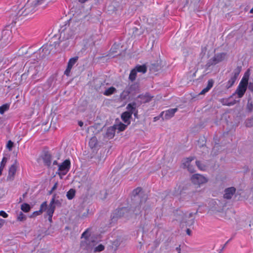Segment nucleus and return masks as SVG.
I'll return each instance as SVG.
<instances>
[{
	"label": "nucleus",
	"mask_w": 253,
	"mask_h": 253,
	"mask_svg": "<svg viewBox=\"0 0 253 253\" xmlns=\"http://www.w3.org/2000/svg\"><path fill=\"white\" fill-rule=\"evenodd\" d=\"M44 0H36L35 1L28 2L21 9V15L26 16L32 14L38 9V6L43 3Z\"/></svg>",
	"instance_id": "nucleus-1"
},
{
	"label": "nucleus",
	"mask_w": 253,
	"mask_h": 253,
	"mask_svg": "<svg viewBox=\"0 0 253 253\" xmlns=\"http://www.w3.org/2000/svg\"><path fill=\"white\" fill-rule=\"evenodd\" d=\"M136 106V103L134 102L128 104L126 107L127 111L123 112L121 115L122 120L124 123H126L127 125L130 124V119L133 114L135 117L137 115L138 111Z\"/></svg>",
	"instance_id": "nucleus-2"
},
{
	"label": "nucleus",
	"mask_w": 253,
	"mask_h": 253,
	"mask_svg": "<svg viewBox=\"0 0 253 253\" xmlns=\"http://www.w3.org/2000/svg\"><path fill=\"white\" fill-rule=\"evenodd\" d=\"M249 76L245 75L241 80L236 90V93L239 98H241L245 94L248 84Z\"/></svg>",
	"instance_id": "nucleus-3"
},
{
	"label": "nucleus",
	"mask_w": 253,
	"mask_h": 253,
	"mask_svg": "<svg viewBox=\"0 0 253 253\" xmlns=\"http://www.w3.org/2000/svg\"><path fill=\"white\" fill-rule=\"evenodd\" d=\"M191 182L195 185L200 187L203 184L208 181V179L203 175L200 174H194L190 178Z\"/></svg>",
	"instance_id": "nucleus-4"
},
{
	"label": "nucleus",
	"mask_w": 253,
	"mask_h": 253,
	"mask_svg": "<svg viewBox=\"0 0 253 253\" xmlns=\"http://www.w3.org/2000/svg\"><path fill=\"white\" fill-rule=\"evenodd\" d=\"M71 167V162L69 159L65 160L61 164L58 165V175H65L69 171Z\"/></svg>",
	"instance_id": "nucleus-5"
},
{
	"label": "nucleus",
	"mask_w": 253,
	"mask_h": 253,
	"mask_svg": "<svg viewBox=\"0 0 253 253\" xmlns=\"http://www.w3.org/2000/svg\"><path fill=\"white\" fill-rule=\"evenodd\" d=\"M129 212V209L127 207H123L117 209L113 213L112 218H119L122 217L127 216Z\"/></svg>",
	"instance_id": "nucleus-6"
},
{
	"label": "nucleus",
	"mask_w": 253,
	"mask_h": 253,
	"mask_svg": "<svg viewBox=\"0 0 253 253\" xmlns=\"http://www.w3.org/2000/svg\"><path fill=\"white\" fill-rule=\"evenodd\" d=\"M240 72V69L237 68L235 69L232 73L230 78L226 84V88L228 89L231 87L235 83L237 79Z\"/></svg>",
	"instance_id": "nucleus-7"
},
{
	"label": "nucleus",
	"mask_w": 253,
	"mask_h": 253,
	"mask_svg": "<svg viewBox=\"0 0 253 253\" xmlns=\"http://www.w3.org/2000/svg\"><path fill=\"white\" fill-rule=\"evenodd\" d=\"M226 54L225 53L216 54L209 60L208 64L209 66L215 65L224 60Z\"/></svg>",
	"instance_id": "nucleus-8"
},
{
	"label": "nucleus",
	"mask_w": 253,
	"mask_h": 253,
	"mask_svg": "<svg viewBox=\"0 0 253 253\" xmlns=\"http://www.w3.org/2000/svg\"><path fill=\"white\" fill-rule=\"evenodd\" d=\"M79 59L78 56H75L70 58L68 62V65L66 70L64 72V74L66 76H68L70 75L71 72V70L73 67V66L75 65V64L77 62Z\"/></svg>",
	"instance_id": "nucleus-9"
},
{
	"label": "nucleus",
	"mask_w": 253,
	"mask_h": 253,
	"mask_svg": "<svg viewBox=\"0 0 253 253\" xmlns=\"http://www.w3.org/2000/svg\"><path fill=\"white\" fill-rule=\"evenodd\" d=\"M18 166V164L17 161L16 160L9 169L8 175L7 176L8 179L10 180H13L14 179Z\"/></svg>",
	"instance_id": "nucleus-10"
},
{
	"label": "nucleus",
	"mask_w": 253,
	"mask_h": 253,
	"mask_svg": "<svg viewBox=\"0 0 253 253\" xmlns=\"http://www.w3.org/2000/svg\"><path fill=\"white\" fill-rule=\"evenodd\" d=\"M42 158L44 165L48 168H50L52 159L51 154L49 152H45L42 155Z\"/></svg>",
	"instance_id": "nucleus-11"
},
{
	"label": "nucleus",
	"mask_w": 253,
	"mask_h": 253,
	"mask_svg": "<svg viewBox=\"0 0 253 253\" xmlns=\"http://www.w3.org/2000/svg\"><path fill=\"white\" fill-rule=\"evenodd\" d=\"M194 159L193 157H189L183 160L182 164L184 167L187 168L188 170L191 173H193L194 172V167L191 165V162L194 160Z\"/></svg>",
	"instance_id": "nucleus-12"
},
{
	"label": "nucleus",
	"mask_w": 253,
	"mask_h": 253,
	"mask_svg": "<svg viewBox=\"0 0 253 253\" xmlns=\"http://www.w3.org/2000/svg\"><path fill=\"white\" fill-rule=\"evenodd\" d=\"M185 217V214L183 212L176 211V214H175V220L180 222V226L182 228L184 226Z\"/></svg>",
	"instance_id": "nucleus-13"
},
{
	"label": "nucleus",
	"mask_w": 253,
	"mask_h": 253,
	"mask_svg": "<svg viewBox=\"0 0 253 253\" xmlns=\"http://www.w3.org/2000/svg\"><path fill=\"white\" fill-rule=\"evenodd\" d=\"M174 116V109H169L166 111L161 113V116H163V120H168Z\"/></svg>",
	"instance_id": "nucleus-14"
},
{
	"label": "nucleus",
	"mask_w": 253,
	"mask_h": 253,
	"mask_svg": "<svg viewBox=\"0 0 253 253\" xmlns=\"http://www.w3.org/2000/svg\"><path fill=\"white\" fill-rule=\"evenodd\" d=\"M236 192V189L234 187L225 189L224 191V198L226 199H230Z\"/></svg>",
	"instance_id": "nucleus-15"
},
{
	"label": "nucleus",
	"mask_w": 253,
	"mask_h": 253,
	"mask_svg": "<svg viewBox=\"0 0 253 253\" xmlns=\"http://www.w3.org/2000/svg\"><path fill=\"white\" fill-rule=\"evenodd\" d=\"M11 31L5 29L1 32V40L4 42H7L11 37Z\"/></svg>",
	"instance_id": "nucleus-16"
},
{
	"label": "nucleus",
	"mask_w": 253,
	"mask_h": 253,
	"mask_svg": "<svg viewBox=\"0 0 253 253\" xmlns=\"http://www.w3.org/2000/svg\"><path fill=\"white\" fill-rule=\"evenodd\" d=\"M141 99L142 103H145L150 101L153 96H151L149 93L147 92L145 94H139L138 97Z\"/></svg>",
	"instance_id": "nucleus-17"
},
{
	"label": "nucleus",
	"mask_w": 253,
	"mask_h": 253,
	"mask_svg": "<svg viewBox=\"0 0 253 253\" xmlns=\"http://www.w3.org/2000/svg\"><path fill=\"white\" fill-rule=\"evenodd\" d=\"M134 69L136 70L137 72L142 73L143 74L145 73L147 70V67L145 64L142 65H138L136 66Z\"/></svg>",
	"instance_id": "nucleus-18"
},
{
	"label": "nucleus",
	"mask_w": 253,
	"mask_h": 253,
	"mask_svg": "<svg viewBox=\"0 0 253 253\" xmlns=\"http://www.w3.org/2000/svg\"><path fill=\"white\" fill-rule=\"evenodd\" d=\"M97 144V140L96 137H92L88 142L89 146L90 148L93 149L95 148Z\"/></svg>",
	"instance_id": "nucleus-19"
},
{
	"label": "nucleus",
	"mask_w": 253,
	"mask_h": 253,
	"mask_svg": "<svg viewBox=\"0 0 253 253\" xmlns=\"http://www.w3.org/2000/svg\"><path fill=\"white\" fill-rule=\"evenodd\" d=\"M116 89L113 87L111 86L107 88L103 93V94L106 96H110L113 94L115 91Z\"/></svg>",
	"instance_id": "nucleus-20"
},
{
	"label": "nucleus",
	"mask_w": 253,
	"mask_h": 253,
	"mask_svg": "<svg viewBox=\"0 0 253 253\" xmlns=\"http://www.w3.org/2000/svg\"><path fill=\"white\" fill-rule=\"evenodd\" d=\"M76 191L74 189H70L67 193L66 196L69 200H72L75 196Z\"/></svg>",
	"instance_id": "nucleus-21"
},
{
	"label": "nucleus",
	"mask_w": 253,
	"mask_h": 253,
	"mask_svg": "<svg viewBox=\"0 0 253 253\" xmlns=\"http://www.w3.org/2000/svg\"><path fill=\"white\" fill-rule=\"evenodd\" d=\"M126 126L127 125L121 122L119 124L114 126V129H117L119 131H123L126 129Z\"/></svg>",
	"instance_id": "nucleus-22"
},
{
	"label": "nucleus",
	"mask_w": 253,
	"mask_h": 253,
	"mask_svg": "<svg viewBox=\"0 0 253 253\" xmlns=\"http://www.w3.org/2000/svg\"><path fill=\"white\" fill-rule=\"evenodd\" d=\"M137 76V72L135 69H133L131 70L129 75V79L131 82L135 80Z\"/></svg>",
	"instance_id": "nucleus-23"
},
{
	"label": "nucleus",
	"mask_w": 253,
	"mask_h": 253,
	"mask_svg": "<svg viewBox=\"0 0 253 253\" xmlns=\"http://www.w3.org/2000/svg\"><path fill=\"white\" fill-rule=\"evenodd\" d=\"M21 209L24 212H28L30 211L31 207L28 204L23 203L21 206Z\"/></svg>",
	"instance_id": "nucleus-24"
},
{
	"label": "nucleus",
	"mask_w": 253,
	"mask_h": 253,
	"mask_svg": "<svg viewBox=\"0 0 253 253\" xmlns=\"http://www.w3.org/2000/svg\"><path fill=\"white\" fill-rule=\"evenodd\" d=\"M196 165L199 169L201 170H205L206 169V166L201 161H196Z\"/></svg>",
	"instance_id": "nucleus-25"
},
{
	"label": "nucleus",
	"mask_w": 253,
	"mask_h": 253,
	"mask_svg": "<svg viewBox=\"0 0 253 253\" xmlns=\"http://www.w3.org/2000/svg\"><path fill=\"white\" fill-rule=\"evenodd\" d=\"M9 105L5 104L0 106V114H3L5 111L9 109Z\"/></svg>",
	"instance_id": "nucleus-26"
},
{
	"label": "nucleus",
	"mask_w": 253,
	"mask_h": 253,
	"mask_svg": "<svg viewBox=\"0 0 253 253\" xmlns=\"http://www.w3.org/2000/svg\"><path fill=\"white\" fill-rule=\"evenodd\" d=\"M220 102L223 105L226 106H231L235 103V101L229 102L227 99H221Z\"/></svg>",
	"instance_id": "nucleus-27"
},
{
	"label": "nucleus",
	"mask_w": 253,
	"mask_h": 253,
	"mask_svg": "<svg viewBox=\"0 0 253 253\" xmlns=\"http://www.w3.org/2000/svg\"><path fill=\"white\" fill-rule=\"evenodd\" d=\"M55 209V207L48 206L46 210V214L47 215H53Z\"/></svg>",
	"instance_id": "nucleus-28"
},
{
	"label": "nucleus",
	"mask_w": 253,
	"mask_h": 253,
	"mask_svg": "<svg viewBox=\"0 0 253 253\" xmlns=\"http://www.w3.org/2000/svg\"><path fill=\"white\" fill-rule=\"evenodd\" d=\"M47 208V202L45 201L41 204L40 210L42 212L43 211H45Z\"/></svg>",
	"instance_id": "nucleus-29"
},
{
	"label": "nucleus",
	"mask_w": 253,
	"mask_h": 253,
	"mask_svg": "<svg viewBox=\"0 0 253 253\" xmlns=\"http://www.w3.org/2000/svg\"><path fill=\"white\" fill-rule=\"evenodd\" d=\"M141 191L142 188L141 187H137L132 191V195L134 197H135L136 196L138 195L141 192Z\"/></svg>",
	"instance_id": "nucleus-30"
},
{
	"label": "nucleus",
	"mask_w": 253,
	"mask_h": 253,
	"mask_svg": "<svg viewBox=\"0 0 253 253\" xmlns=\"http://www.w3.org/2000/svg\"><path fill=\"white\" fill-rule=\"evenodd\" d=\"M104 246L103 245L100 244L95 248L94 251L95 252H101L104 250Z\"/></svg>",
	"instance_id": "nucleus-31"
},
{
	"label": "nucleus",
	"mask_w": 253,
	"mask_h": 253,
	"mask_svg": "<svg viewBox=\"0 0 253 253\" xmlns=\"http://www.w3.org/2000/svg\"><path fill=\"white\" fill-rule=\"evenodd\" d=\"M214 82L212 79H210L208 82V85L206 87L208 91H209L211 88L213 86Z\"/></svg>",
	"instance_id": "nucleus-32"
},
{
	"label": "nucleus",
	"mask_w": 253,
	"mask_h": 253,
	"mask_svg": "<svg viewBox=\"0 0 253 253\" xmlns=\"http://www.w3.org/2000/svg\"><path fill=\"white\" fill-rule=\"evenodd\" d=\"M214 82L212 79H210L208 82V85L206 87L208 91H209L211 88L213 86Z\"/></svg>",
	"instance_id": "nucleus-33"
},
{
	"label": "nucleus",
	"mask_w": 253,
	"mask_h": 253,
	"mask_svg": "<svg viewBox=\"0 0 253 253\" xmlns=\"http://www.w3.org/2000/svg\"><path fill=\"white\" fill-rule=\"evenodd\" d=\"M89 231V228L86 229L82 234V238H84L85 239L87 240L88 238L89 235H88V232Z\"/></svg>",
	"instance_id": "nucleus-34"
},
{
	"label": "nucleus",
	"mask_w": 253,
	"mask_h": 253,
	"mask_svg": "<svg viewBox=\"0 0 253 253\" xmlns=\"http://www.w3.org/2000/svg\"><path fill=\"white\" fill-rule=\"evenodd\" d=\"M17 220L18 221H23V220L26 219L25 215L22 212H20V213L19 214L18 216H17Z\"/></svg>",
	"instance_id": "nucleus-35"
},
{
	"label": "nucleus",
	"mask_w": 253,
	"mask_h": 253,
	"mask_svg": "<svg viewBox=\"0 0 253 253\" xmlns=\"http://www.w3.org/2000/svg\"><path fill=\"white\" fill-rule=\"evenodd\" d=\"M13 146V142L11 141V140H9L8 142H7V143L6 144V147L9 150H12V148Z\"/></svg>",
	"instance_id": "nucleus-36"
},
{
	"label": "nucleus",
	"mask_w": 253,
	"mask_h": 253,
	"mask_svg": "<svg viewBox=\"0 0 253 253\" xmlns=\"http://www.w3.org/2000/svg\"><path fill=\"white\" fill-rule=\"evenodd\" d=\"M55 196H53L52 199L51 200L50 202V203H49V206H51V207H55V206L54 205V204H57L58 203V201H55Z\"/></svg>",
	"instance_id": "nucleus-37"
},
{
	"label": "nucleus",
	"mask_w": 253,
	"mask_h": 253,
	"mask_svg": "<svg viewBox=\"0 0 253 253\" xmlns=\"http://www.w3.org/2000/svg\"><path fill=\"white\" fill-rule=\"evenodd\" d=\"M6 161H7L6 158L3 157V158L2 159V160L1 161V163H0V168H2V169H3L5 165V164L6 163Z\"/></svg>",
	"instance_id": "nucleus-38"
},
{
	"label": "nucleus",
	"mask_w": 253,
	"mask_h": 253,
	"mask_svg": "<svg viewBox=\"0 0 253 253\" xmlns=\"http://www.w3.org/2000/svg\"><path fill=\"white\" fill-rule=\"evenodd\" d=\"M246 123V126H248V127L252 126L253 125V118L251 119H249V120H247Z\"/></svg>",
	"instance_id": "nucleus-39"
},
{
	"label": "nucleus",
	"mask_w": 253,
	"mask_h": 253,
	"mask_svg": "<svg viewBox=\"0 0 253 253\" xmlns=\"http://www.w3.org/2000/svg\"><path fill=\"white\" fill-rule=\"evenodd\" d=\"M42 212L39 210V211H35L33 212L32 214L31 215V217H35L38 215H39L41 214Z\"/></svg>",
	"instance_id": "nucleus-40"
},
{
	"label": "nucleus",
	"mask_w": 253,
	"mask_h": 253,
	"mask_svg": "<svg viewBox=\"0 0 253 253\" xmlns=\"http://www.w3.org/2000/svg\"><path fill=\"white\" fill-rule=\"evenodd\" d=\"M0 216L3 218H7L8 216V215L5 211H0Z\"/></svg>",
	"instance_id": "nucleus-41"
},
{
	"label": "nucleus",
	"mask_w": 253,
	"mask_h": 253,
	"mask_svg": "<svg viewBox=\"0 0 253 253\" xmlns=\"http://www.w3.org/2000/svg\"><path fill=\"white\" fill-rule=\"evenodd\" d=\"M5 223V220L0 218V229L3 226Z\"/></svg>",
	"instance_id": "nucleus-42"
},
{
	"label": "nucleus",
	"mask_w": 253,
	"mask_h": 253,
	"mask_svg": "<svg viewBox=\"0 0 253 253\" xmlns=\"http://www.w3.org/2000/svg\"><path fill=\"white\" fill-rule=\"evenodd\" d=\"M209 91L208 89L205 87L199 93L200 95H203L205 94L206 93L208 92Z\"/></svg>",
	"instance_id": "nucleus-43"
},
{
	"label": "nucleus",
	"mask_w": 253,
	"mask_h": 253,
	"mask_svg": "<svg viewBox=\"0 0 253 253\" xmlns=\"http://www.w3.org/2000/svg\"><path fill=\"white\" fill-rule=\"evenodd\" d=\"M185 231L187 235L189 236H190L191 235L192 231L189 228H186Z\"/></svg>",
	"instance_id": "nucleus-44"
},
{
	"label": "nucleus",
	"mask_w": 253,
	"mask_h": 253,
	"mask_svg": "<svg viewBox=\"0 0 253 253\" xmlns=\"http://www.w3.org/2000/svg\"><path fill=\"white\" fill-rule=\"evenodd\" d=\"M81 246L82 247H84L85 249H87V247L86 246H85V242L84 241H82L81 243Z\"/></svg>",
	"instance_id": "nucleus-45"
},
{
	"label": "nucleus",
	"mask_w": 253,
	"mask_h": 253,
	"mask_svg": "<svg viewBox=\"0 0 253 253\" xmlns=\"http://www.w3.org/2000/svg\"><path fill=\"white\" fill-rule=\"evenodd\" d=\"M160 118H163V116H161V114L159 116H157L154 118V121L156 122L160 119Z\"/></svg>",
	"instance_id": "nucleus-46"
},
{
	"label": "nucleus",
	"mask_w": 253,
	"mask_h": 253,
	"mask_svg": "<svg viewBox=\"0 0 253 253\" xmlns=\"http://www.w3.org/2000/svg\"><path fill=\"white\" fill-rule=\"evenodd\" d=\"M57 187V183H55L51 189V191L55 190Z\"/></svg>",
	"instance_id": "nucleus-47"
},
{
	"label": "nucleus",
	"mask_w": 253,
	"mask_h": 253,
	"mask_svg": "<svg viewBox=\"0 0 253 253\" xmlns=\"http://www.w3.org/2000/svg\"><path fill=\"white\" fill-rule=\"evenodd\" d=\"M75 22L73 19H70L69 21V25H73Z\"/></svg>",
	"instance_id": "nucleus-48"
},
{
	"label": "nucleus",
	"mask_w": 253,
	"mask_h": 253,
	"mask_svg": "<svg viewBox=\"0 0 253 253\" xmlns=\"http://www.w3.org/2000/svg\"><path fill=\"white\" fill-rule=\"evenodd\" d=\"M48 221H49L50 223H51L52 221V217L53 215H48Z\"/></svg>",
	"instance_id": "nucleus-49"
},
{
	"label": "nucleus",
	"mask_w": 253,
	"mask_h": 253,
	"mask_svg": "<svg viewBox=\"0 0 253 253\" xmlns=\"http://www.w3.org/2000/svg\"><path fill=\"white\" fill-rule=\"evenodd\" d=\"M180 246H179V247L176 248V251L178 253H180Z\"/></svg>",
	"instance_id": "nucleus-50"
},
{
	"label": "nucleus",
	"mask_w": 253,
	"mask_h": 253,
	"mask_svg": "<svg viewBox=\"0 0 253 253\" xmlns=\"http://www.w3.org/2000/svg\"><path fill=\"white\" fill-rule=\"evenodd\" d=\"M78 124H79V125L80 126H83V125H84V123H83V122H82V121H79V122H78Z\"/></svg>",
	"instance_id": "nucleus-51"
},
{
	"label": "nucleus",
	"mask_w": 253,
	"mask_h": 253,
	"mask_svg": "<svg viewBox=\"0 0 253 253\" xmlns=\"http://www.w3.org/2000/svg\"><path fill=\"white\" fill-rule=\"evenodd\" d=\"M87 0H79V2H80L82 3H84Z\"/></svg>",
	"instance_id": "nucleus-52"
},
{
	"label": "nucleus",
	"mask_w": 253,
	"mask_h": 253,
	"mask_svg": "<svg viewBox=\"0 0 253 253\" xmlns=\"http://www.w3.org/2000/svg\"><path fill=\"white\" fill-rule=\"evenodd\" d=\"M53 164L54 165H58V162L56 160H55L53 162Z\"/></svg>",
	"instance_id": "nucleus-53"
},
{
	"label": "nucleus",
	"mask_w": 253,
	"mask_h": 253,
	"mask_svg": "<svg viewBox=\"0 0 253 253\" xmlns=\"http://www.w3.org/2000/svg\"><path fill=\"white\" fill-rule=\"evenodd\" d=\"M3 170V169H2V168H0V176L2 174V171Z\"/></svg>",
	"instance_id": "nucleus-54"
},
{
	"label": "nucleus",
	"mask_w": 253,
	"mask_h": 253,
	"mask_svg": "<svg viewBox=\"0 0 253 253\" xmlns=\"http://www.w3.org/2000/svg\"><path fill=\"white\" fill-rule=\"evenodd\" d=\"M250 13H253V7L251 9Z\"/></svg>",
	"instance_id": "nucleus-55"
},
{
	"label": "nucleus",
	"mask_w": 253,
	"mask_h": 253,
	"mask_svg": "<svg viewBox=\"0 0 253 253\" xmlns=\"http://www.w3.org/2000/svg\"><path fill=\"white\" fill-rule=\"evenodd\" d=\"M176 110L177 109L175 108V110H174L175 112L176 111Z\"/></svg>",
	"instance_id": "nucleus-56"
},
{
	"label": "nucleus",
	"mask_w": 253,
	"mask_h": 253,
	"mask_svg": "<svg viewBox=\"0 0 253 253\" xmlns=\"http://www.w3.org/2000/svg\"><path fill=\"white\" fill-rule=\"evenodd\" d=\"M135 213L137 214L138 213V212H136Z\"/></svg>",
	"instance_id": "nucleus-57"
}]
</instances>
